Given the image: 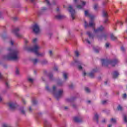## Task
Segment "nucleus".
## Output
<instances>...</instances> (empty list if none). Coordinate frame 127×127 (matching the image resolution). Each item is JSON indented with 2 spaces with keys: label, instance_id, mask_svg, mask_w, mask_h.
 I'll use <instances>...</instances> for the list:
<instances>
[{
  "label": "nucleus",
  "instance_id": "obj_31",
  "mask_svg": "<svg viewBox=\"0 0 127 127\" xmlns=\"http://www.w3.org/2000/svg\"><path fill=\"white\" fill-rule=\"evenodd\" d=\"M119 23V24H120V25H123V22H120V21H118L116 23H115L114 24V26H116V25H117V24Z\"/></svg>",
  "mask_w": 127,
  "mask_h": 127
},
{
  "label": "nucleus",
  "instance_id": "obj_9",
  "mask_svg": "<svg viewBox=\"0 0 127 127\" xmlns=\"http://www.w3.org/2000/svg\"><path fill=\"white\" fill-rule=\"evenodd\" d=\"M68 11L71 13V16L72 19H75V10L73 9L71 5H69L68 7Z\"/></svg>",
  "mask_w": 127,
  "mask_h": 127
},
{
  "label": "nucleus",
  "instance_id": "obj_15",
  "mask_svg": "<svg viewBox=\"0 0 127 127\" xmlns=\"http://www.w3.org/2000/svg\"><path fill=\"white\" fill-rule=\"evenodd\" d=\"M87 35L89 37V39H93V38L94 37V35L91 33L90 32H87Z\"/></svg>",
  "mask_w": 127,
  "mask_h": 127
},
{
  "label": "nucleus",
  "instance_id": "obj_63",
  "mask_svg": "<svg viewBox=\"0 0 127 127\" xmlns=\"http://www.w3.org/2000/svg\"><path fill=\"white\" fill-rule=\"evenodd\" d=\"M51 36V35L50 34H49V37H50Z\"/></svg>",
  "mask_w": 127,
  "mask_h": 127
},
{
  "label": "nucleus",
  "instance_id": "obj_39",
  "mask_svg": "<svg viewBox=\"0 0 127 127\" xmlns=\"http://www.w3.org/2000/svg\"><path fill=\"white\" fill-rule=\"evenodd\" d=\"M5 85L6 87L8 88L9 85H8V83L7 82V81H5Z\"/></svg>",
  "mask_w": 127,
  "mask_h": 127
},
{
  "label": "nucleus",
  "instance_id": "obj_10",
  "mask_svg": "<svg viewBox=\"0 0 127 127\" xmlns=\"http://www.w3.org/2000/svg\"><path fill=\"white\" fill-rule=\"evenodd\" d=\"M32 30L33 32H34V33L37 34L39 33V31H40L39 26H38V25H37V24L34 25L32 26Z\"/></svg>",
  "mask_w": 127,
  "mask_h": 127
},
{
  "label": "nucleus",
  "instance_id": "obj_38",
  "mask_svg": "<svg viewBox=\"0 0 127 127\" xmlns=\"http://www.w3.org/2000/svg\"><path fill=\"white\" fill-rule=\"evenodd\" d=\"M49 55H50V56H52L53 53L52 52V51H49Z\"/></svg>",
  "mask_w": 127,
  "mask_h": 127
},
{
  "label": "nucleus",
  "instance_id": "obj_17",
  "mask_svg": "<svg viewBox=\"0 0 127 127\" xmlns=\"http://www.w3.org/2000/svg\"><path fill=\"white\" fill-rule=\"evenodd\" d=\"M119 72H118V71H115L113 73V78H117V77H118V76H119Z\"/></svg>",
  "mask_w": 127,
  "mask_h": 127
},
{
  "label": "nucleus",
  "instance_id": "obj_47",
  "mask_svg": "<svg viewBox=\"0 0 127 127\" xmlns=\"http://www.w3.org/2000/svg\"><path fill=\"white\" fill-rule=\"evenodd\" d=\"M49 76L50 79H52V77H53V75H49Z\"/></svg>",
  "mask_w": 127,
  "mask_h": 127
},
{
  "label": "nucleus",
  "instance_id": "obj_52",
  "mask_svg": "<svg viewBox=\"0 0 127 127\" xmlns=\"http://www.w3.org/2000/svg\"><path fill=\"white\" fill-rule=\"evenodd\" d=\"M10 43L11 45H13V42L12 41H11Z\"/></svg>",
  "mask_w": 127,
  "mask_h": 127
},
{
  "label": "nucleus",
  "instance_id": "obj_58",
  "mask_svg": "<svg viewBox=\"0 0 127 127\" xmlns=\"http://www.w3.org/2000/svg\"><path fill=\"white\" fill-rule=\"evenodd\" d=\"M57 11H59V8H58L57 9Z\"/></svg>",
  "mask_w": 127,
  "mask_h": 127
},
{
  "label": "nucleus",
  "instance_id": "obj_37",
  "mask_svg": "<svg viewBox=\"0 0 127 127\" xmlns=\"http://www.w3.org/2000/svg\"><path fill=\"white\" fill-rule=\"evenodd\" d=\"M75 55L76 56H79V52H78V51H76L75 52Z\"/></svg>",
  "mask_w": 127,
  "mask_h": 127
},
{
  "label": "nucleus",
  "instance_id": "obj_28",
  "mask_svg": "<svg viewBox=\"0 0 127 127\" xmlns=\"http://www.w3.org/2000/svg\"><path fill=\"white\" fill-rule=\"evenodd\" d=\"M124 121L125 123H127V116L126 115L124 116Z\"/></svg>",
  "mask_w": 127,
  "mask_h": 127
},
{
  "label": "nucleus",
  "instance_id": "obj_59",
  "mask_svg": "<svg viewBox=\"0 0 127 127\" xmlns=\"http://www.w3.org/2000/svg\"><path fill=\"white\" fill-rule=\"evenodd\" d=\"M1 100H2V99L1 98V97H0V102L1 101Z\"/></svg>",
  "mask_w": 127,
  "mask_h": 127
},
{
  "label": "nucleus",
  "instance_id": "obj_5",
  "mask_svg": "<svg viewBox=\"0 0 127 127\" xmlns=\"http://www.w3.org/2000/svg\"><path fill=\"white\" fill-rule=\"evenodd\" d=\"M119 60H115L114 61H111L108 60L102 59L101 63L103 66H108L111 65V66H115L117 63H118Z\"/></svg>",
  "mask_w": 127,
  "mask_h": 127
},
{
  "label": "nucleus",
  "instance_id": "obj_40",
  "mask_svg": "<svg viewBox=\"0 0 127 127\" xmlns=\"http://www.w3.org/2000/svg\"><path fill=\"white\" fill-rule=\"evenodd\" d=\"M110 46V44L109 43H107L106 44V48H108Z\"/></svg>",
  "mask_w": 127,
  "mask_h": 127
},
{
  "label": "nucleus",
  "instance_id": "obj_62",
  "mask_svg": "<svg viewBox=\"0 0 127 127\" xmlns=\"http://www.w3.org/2000/svg\"><path fill=\"white\" fill-rule=\"evenodd\" d=\"M87 102H88V103H91V101H88Z\"/></svg>",
  "mask_w": 127,
  "mask_h": 127
},
{
  "label": "nucleus",
  "instance_id": "obj_29",
  "mask_svg": "<svg viewBox=\"0 0 127 127\" xmlns=\"http://www.w3.org/2000/svg\"><path fill=\"white\" fill-rule=\"evenodd\" d=\"M44 2L45 3H46L47 5H50V3L49 2V0H45Z\"/></svg>",
  "mask_w": 127,
  "mask_h": 127
},
{
  "label": "nucleus",
  "instance_id": "obj_45",
  "mask_svg": "<svg viewBox=\"0 0 127 127\" xmlns=\"http://www.w3.org/2000/svg\"><path fill=\"white\" fill-rule=\"evenodd\" d=\"M121 50H122V51H125V48L124 47H122Z\"/></svg>",
  "mask_w": 127,
  "mask_h": 127
},
{
  "label": "nucleus",
  "instance_id": "obj_33",
  "mask_svg": "<svg viewBox=\"0 0 127 127\" xmlns=\"http://www.w3.org/2000/svg\"><path fill=\"white\" fill-rule=\"evenodd\" d=\"M28 80L29 82H30V83H32V82H33V79H32L31 78H28Z\"/></svg>",
  "mask_w": 127,
  "mask_h": 127
},
{
  "label": "nucleus",
  "instance_id": "obj_20",
  "mask_svg": "<svg viewBox=\"0 0 127 127\" xmlns=\"http://www.w3.org/2000/svg\"><path fill=\"white\" fill-rule=\"evenodd\" d=\"M95 71H96L95 70H93L92 72L89 74V76H90V77H91V78H93L94 77V73H95Z\"/></svg>",
  "mask_w": 127,
  "mask_h": 127
},
{
  "label": "nucleus",
  "instance_id": "obj_32",
  "mask_svg": "<svg viewBox=\"0 0 127 127\" xmlns=\"http://www.w3.org/2000/svg\"><path fill=\"white\" fill-rule=\"evenodd\" d=\"M118 110L119 111H122V110H123V107L121 105H119L118 107Z\"/></svg>",
  "mask_w": 127,
  "mask_h": 127
},
{
  "label": "nucleus",
  "instance_id": "obj_11",
  "mask_svg": "<svg viewBox=\"0 0 127 127\" xmlns=\"http://www.w3.org/2000/svg\"><path fill=\"white\" fill-rule=\"evenodd\" d=\"M81 5H77L76 6L77 8H78V9H82V8L86 5V2L84 1H81Z\"/></svg>",
  "mask_w": 127,
  "mask_h": 127
},
{
  "label": "nucleus",
  "instance_id": "obj_1",
  "mask_svg": "<svg viewBox=\"0 0 127 127\" xmlns=\"http://www.w3.org/2000/svg\"><path fill=\"white\" fill-rule=\"evenodd\" d=\"M8 54L4 56V59L7 60H17L18 59V50L9 48L7 49Z\"/></svg>",
  "mask_w": 127,
  "mask_h": 127
},
{
  "label": "nucleus",
  "instance_id": "obj_3",
  "mask_svg": "<svg viewBox=\"0 0 127 127\" xmlns=\"http://www.w3.org/2000/svg\"><path fill=\"white\" fill-rule=\"evenodd\" d=\"M56 89V86H54L51 89L49 88V86H46V90L49 92H51V93H52L54 97L58 100L59 98H61V97H62V95H63V90H60L57 92Z\"/></svg>",
  "mask_w": 127,
  "mask_h": 127
},
{
  "label": "nucleus",
  "instance_id": "obj_24",
  "mask_svg": "<svg viewBox=\"0 0 127 127\" xmlns=\"http://www.w3.org/2000/svg\"><path fill=\"white\" fill-rule=\"evenodd\" d=\"M20 112H21V113L24 115V114H25V111H24V109H23V107H21L20 109Z\"/></svg>",
  "mask_w": 127,
  "mask_h": 127
},
{
  "label": "nucleus",
  "instance_id": "obj_44",
  "mask_svg": "<svg viewBox=\"0 0 127 127\" xmlns=\"http://www.w3.org/2000/svg\"><path fill=\"white\" fill-rule=\"evenodd\" d=\"M123 98H124V99H126V98H127V94H124L123 95Z\"/></svg>",
  "mask_w": 127,
  "mask_h": 127
},
{
  "label": "nucleus",
  "instance_id": "obj_34",
  "mask_svg": "<svg viewBox=\"0 0 127 127\" xmlns=\"http://www.w3.org/2000/svg\"><path fill=\"white\" fill-rule=\"evenodd\" d=\"M85 90L86 92H87V93H89L90 92V89H89V88H88V87H86L85 88Z\"/></svg>",
  "mask_w": 127,
  "mask_h": 127
},
{
  "label": "nucleus",
  "instance_id": "obj_64",
  "mask_svg": "<svg viewBox=\"0 0 127 127\" xmlns=\"http://www.w3.org/2000/svg\"><path fill=\"white\" fill-rule=\"evenodd\" d=\"M33 104H35V102H34V101H33Z\"/></svg>",
  "mask_w": 127,
  "mask_h": 127
},
{
  "label": "nucleus",
  "instance_id": "obj_14",
  "mask_svg": "<svg viewBox=\"0 0 127 127\" xmlns=\"http://www.w3.org/2000/svg\"><path fill=\"white\" fill-rule=\"evenodd\" d=\"M55 17L57 19H62V18H63V17H64V16H63V15H61V14H58V15H57L55 16Z\"/></svg>",
  "mask_w": 127,
  "mask_h": 127
},
{
  "label": "nucleus",
  "instance_id": "obj_50",
  "mask_svg": "<svg viewBox=\"0 0 127 127\" xmlns=\"http://www.w3.org/2000/svg\"><path fill=\"white\" fill-rule=\"evenodd\" d=\"M13 20H17V17H14Z\"/></svg>",
  "mask_w": 127,
  "mask_h": 127
},
{
  "label": "nucleus",
  "instance_id": "obj_42",
  "mask_svg": "<svg viewBox=\"0 0 127 127\" xmlns=\"http://www.w3.org/2000/svg\"><path fill=\"white\" fill-rule=\"evenodd\" d=\"M46 9H47V8H45V7H43L42 8V11H44V10H46Z\"/></svg>",
  "mask_w": 127,
  "mask_h": 127
},
{
  "label": "nucleus",
  "instance_id": "obj_54",
  "mask_svg": "<svg viewBox=\"0 0 127 127\" xmlns=\"http://www.w3.org/2000/svg\"><path fill=\"white\" fill-rule=\"evenodd\" d=\"M22 102H23L24 104H25V100H22Z\"/></svg>",
  "mask_w": 127,
  "mask_h": 127
},
{
  "label": "nucleus",
  "instance_id": "obj_19",
  "mask_svg": "<svg viewBox=\"0 0 127 127\" xmlns=\"http://www.w3.org/2000/svg\"><path fill=\"white\" fill-rule=\"evenodd\" d=\"M63 76H64V80H67V79H68V73H67L66 72H64L63 73Z\"/></svg>",
  "mask_w": 127,
  "mask_h": 127
},
{
  "label": "nucleus",
  "instance_id": "obj_13",
  "mask_svg": "<svg viewBox=\"0 0 127 127\" xmlns=\"http://www.w3.org/2000/svg\"><path fill=\"white\" fill-rule=\"evenodd\" d=\"M8 105L10 109H14L15 107V103L13 102H10Z\"/></svg>",
  "mask_w": 127,
  "mask_h": 127
},
{
  "label": "nucleus",
  "instance_id": "obj_18",
  "mask_svg": "<svg viewBox=\"0 0 127 127\" xmlns=\"http://www.w3.org/2000/svg\"><path fill=\"white\" fill-rule=\"evenodd\" d=\"M73 120L74 121V122H75L76 123H79L80 121V119L79 117H75L73 118Z\"/></svg>",
  "mask_w": 127,
  "mask_h": 127
},
{
  "label": "nucleus",
  "instance_id": "obj_22",
  "mask_svg": "<svg viewBox=\"0 0 127 127\" xmlns=\"http://www.w3.org/2000/svg\"><path fill=\"white\" fill-rule=\"evenodd\" d=\"M41 63L43 65H45V64H47L48 63V61H47L46 60H43Z\"/></svg>",
  "mask_w": 127,
  "mask_h": 127
},
{
  "label": "nucleus",
  "instance_id": "obj_46",
  "mask_svg": "<svg viewBox=\"0 0 127 127\" xmlns=\"http://www.w3.org/2000/svg\"><path fill=\"white\" fill-rule=\"evenodd\" d=\"M108 19H106L105 20V21H104V22H105V23H107L108 22Z\"/></svg>",
  "mask_w": 127,
  "mask_h": 127
},
{
  "label": "nucleus",
  "instance_id": "obj_53",
  "mask_svg": "<svg viewBox=\"0 0 127 127\" xmlns=\"http://www.w3.org/2000/svg\"><path fill=\"white\" fill-rule=\"evenodd\" d=\"M2 78V75H1V74L0 73V79H1Z\"/></svg>",
  "mask_w": 127,
  "mask_h": 127
},
{
  "label": "nucleus",
  "instance_id": "obj_43",
  "mask_svg": "<svg viewBox=\"0 0 127 127\" xmlns=\"http://www.w3.org/2000/svg\"><path fill=\"white\" fill-rule=\"evenodd\" d=\"M54 70L55 71H57V70H58V67L57 66H56L54 68Z\"/></svg>",
  "mask_w": 127,
  "mask_h": 127
},
{
  "label": "nucleus",
  "instance_id": "obj_27",
  "mask_svg": "<svg viewBox=\"0 0 127 127\" xmlns=\"http://www.w3.org/2000/svg\"><path fill=\"white\" fill-rule=\"evenodd\" d=\"M83 41L84 42H86L88 44H91V42L90 41V40H89V39H86L85 40H83Z\"/></svg>",
  "mask_w": 127,
  "mask_h": 127
},
{
  "label": "nucleus",
  "instance_id": "obj_6",
  "mask_svg": "<svg viewBox=\"0 0 127 127\" xmlns=\"http://www.w3.org/2000/svg\"><path fill=\"white\" fill-rule=\"evenodd\" d=\"M104 29H105V28L102 26H101L99 28H98L97 29H94V34L96 36V38H98V39H100V38H101V37H102V38H104V39H106V38L108 37V35H103L102 36L98 35V34L100 33V32H102V31H103Z\"/></svg>",
  "mask_w": 127,
  "mask_h": 127
},
{
  "label": "nucleus",
  "instance_id": "obj_8",
  "mask_svg": "<svg viewBox=\"0 0 127 127\" xmlns=\"http://www.w3.org/2000/svg\"><path fill=\"white\" fill-rule=\"evenodd\" d=\"M76 63L77 64H80L78 65V68L79 70H83V68L85 67V64L83 63H81L79 60H76L74 61V63H72V64H76Z\"/></svg>",
  "mask_w": 127,
  "mask_h": 127
},
{
  "label": "nucleus",
  "instance_id": "obj_36",
  "mask_svg": "<svg viewBox=\"0 0 127 127\" xmlns=\"http://www.w3.org/2000/svg\"><path fill=\"white\" fill-rule=\"evenodd\" d=\"M107 102H108V101L107 100H103L102 101V104L103 105H106V104H107Z\"/></svg>",
  "mask_w": 127,
  "mask_h": 127
},
{
  "label": "nucleus",
  "instance_id": "obj_57",
  "mask_svg": "<svg viewBox=\"0 0 127 127\" xmlns=\"http://www.w3.org/2000/svg\"><path fill=\"white\" fill-rule=\"evenodd\" d=\"M67 102H70V99H66Z\"/></svg>",
  "mask_w": 127,
  "mask_h": 127
},
{
  "label": "nucleus",
  "instance_id": "obj_49",
  "mask_svg": "<svg viewBox=\"0 0 127 127\" xmlns=\"http://www.w3.org/2000/svg\"><path fill=\"white\" fill-rule=\"evenodd\" d=\"M83 74L84 76H86L87 75V73L85 71H83Z\"/></svg>",
  "mask_w": 127,
  "mask_h": 127
},
{
  "label": "nucleus",
  "instance_id": "obj_26",
  "mask_svg": "<svg viewBox=\"0 0 127 127\" xmlns=\"http://www.w3.org/2000/svg\"><path fill=\"white\" fill-rule=\"evenodd\" d=\"M98 119H99V115H98L97 114H95L94 117V120L95 121H98Z\"/></svg>",
  "mask_w": 127,
  "mask_h": 127
},
{
  "label": "nucleus",
  "instance_id": "obj_51",
  "mask_svg": "<svg viewBox=\"0 0 127 127\" xmlns=\"http://www.w3.org/2000/svg\"><path fill=\"white\" fill-rule=\"evenodd\" d=\"M102 123H106V119H103V120H102Z\"/></svg>",
  "mask_w": 127,
  "mask_h": 127
},
{
  "label": "nucleus",
  "instance_id": "obj_23",
  "mask_svg": "<svg viewBox=\"0 0 127 127\" xmlns=\"http://www.w3.org/2000/svg\"><path fill=\"white\" fill-rule=\"evenodd\" d=\"M111 39H112V40H117V37H115V36H114V35H111Z\"/></svg>",
  "mask_w": 127,
  "mask_h": 127
},
{
  "label": "nucleus",
  "instance_id": "obj_12",
  "mask_svg": "<svg viewBox=\"0 0 127 127\" xmlns=\"http://www.w3.org/2000/svg\"><path fill=\"white\" fill-rule=\"evenodd\" d=\"M99 8H100V7L99 6L98 3L94 4L93 9H94V10H95L96 11H98V10H99Z\"/></svg>",
  "mask_w": 127,
  "mask_h": 127
},
{
  "label": "nucleus",
  "instance_id": "obj_55",
  "mask_svg": "<svg viewBox=\"0 0 127 127\" xmlns=\"http://www.w3.org/2000/svg\"><path fill=\"white\" fill-rule=\"evenodd\" d=\"M29 110L30 112H31V107H29Z\"/></svg>",
  "mask_w": 127,
  "mask_h": 127
},
{
  "label": "nucleus",
  "instance_id": "obj_16",
  "mask_svg": "<svg viewBox=\"0 0 127 127\" xmlns=\"http://www.w3.org/2000/svg\"><path fill=\"white\" fill-rule=\"evenodd\" d=\"M94 50L95 52H96V53H98V52H99L101 50V48H99L98 47H95V48H94Z\"/></svg>",
  "mask_w": 127,
  "mask_h": 127
},
{
  "label": "nucleus",
  "instance_id": "obj_21",
  "mask_svg": "<svg viewBox=\"0 0 127 127\" xmlns=\"http://www.w3.org/2000/svg\"><path fill=\"white\" fill-rule=\"evenodd\" d=\"M111 123L112 124H116V123H117V120L115 118H112L111 120Z\"/></svg>",
  "mask_w": 127,
  "mask_h": 127
},
{
  "label": "nucleus",
  "instance_id": "obj_41",
  "mask_svg": "<svg viewBox=\"0 0 127 127\" xmlns=\"http://www.w3.org/2000/svg\"><path fill=\"white\" fill-rule=\"evenodd\" d=\"M79 1V0H73V2L74 3H77Z\"/></svg>",
  "mask_w": 127,
  "mask_h": 127
},
{
  "label": "nucleus",
  "instance_id": "obj_2",
  "mask_svg": "<svg viewBox=\"0 0 127 127\" xmlns=\"http://www.w3.org/2000/svg\"><path fill=\"white\" fill-rule=\"evenodd\" d=\"M37 39L34 38L32 40V43L34 44V46L32 48L28 49L29 51H31L35 53L37 56H44L45 53H39L38 52L39 49H40V46L37 44Z\"/></svg>",
  "mask_w": 127,
  "mask_h": 127
},
{
  "label": "nucleus",
  "instance_id": "obj_30",
  "mask_svg": "<svg viewBox=\"0 0 127 127\" xmlns=\"http://www.w3.org/2000/svg\"><path fill=\"white\" fill-rule=\"evenodd\" d=\"M38 62V60L37 59H34L33 60V63L34 64H36V63H37Z\"/></svg>",
  "mask_w": 127,
  "mask_h": 127
},
{
  "label": "nucleus",
  "instance_id": "obj_7",
  "mask_svg": "<svg viewBox=\"0 0 127 127\" xmlns=\"http://www.w3.org/2000/svg\"><path fill=\"white\" fill-rule=\"evenodd\" d=\"M18 31H19V28H16L12 30L11 32L12 33H13V34H15V35L18 38H21L22 37V35H21V34H19Z\"/></svg>",
  "mask_w": 127,
  "mask_h": 127
},
{
  "label": "nucleus",
  "instance_id": "obj_56",
  "mask_svg": "<svg viewBox=\"0 0 127 127\" xmlns=\"http://www.w3.org/2000/svg\"><path fill=\"white\" fill-rule=\"evenodd\" d=\"M2 14V13H1V12H0V17L1 16Z\"/></svg>",
  "mask_w": 127,
  "mask_h": 127
},
{
  "label": "nucleus",
  "instance_id": "obj_48",
  "mask_svg": "<svg viewBox=\"0 0 127 127\" xmlns=\"http://www.w3.org/2000/svg\"><path fill=\"white\" fill-rule=\"evenodd\" d=\"M47 126H48V123H45V124H44V127H47Z\"/></svg>",
  "mask_w": 127,
  "mask_h": 127
},
{
  "label": "nucleus",
  "instance_id": "obj_4",
  "mask_svg": "<svg viewBox=\"0 0 127 127\" xmlns=\"http://www.w3.org/2000/svg\"><path fill=\"white\" fill-rule=\"evenodd\" d=\"M85 16H89L90 18V21L89 24L87 23V21H85L84 26L85 28H87V27H92V28H95V21H94L95 16L90 14L89 10L85 11Z\"/></svg>",
  "mask_w": 127,
  "mask_h": 127
},
{
  "label": "nucleus",
  "instance_id": "obj_60",
  "mask_svg": "<svg viewBox=\"0 0 127 127\" xmlns=\"http://www.w3.org/2000/svg\"><path fill=\"white\" fill-rule=\"evenodd\" d=\"M108 127H112V125H109L108 126Z\"/></svg>",
  "mask_w": 127,
  "mask_h": 127
},
{
  "label": "nucleus",
  "instance_id": "obj_61",
  "mask_svg": "<svg viewBox=\"0 0 127 127\" xmlns=\"http://www.w3.org/2000/svg\"><path fill=\"white\" fill-rule=\"evenodd\" d=\"M64 109H65V110H67V109H68V107H65L64 108Z\"/></svg>",
  "mask_w": 127,
  "mask_h": 127
},
{
  "label": "nucleus",
  "instance_id": "obj_35",
  "mask_svg": "<svg viewBox=\"0 0 127 127\" xmlns=\"http://www.w3.org/2000/svg\"><path fill=\"white\" fill-rule=\"evenodd\" d=\"M19 73V70H18V69H16V70H15V74L16 75H18V74Z\"/></svg>",
  "mask_w": 127,
  "mask_h": 127
},
{
  "label": "nucleus",
  "instance_id": "obj_25",
  "mask_svg": "<svg viewBox=\"0 0 127 127\" xmlns=\"http://www.w3.org/2000/svg\"><path fill=\"white\" fill-rule=\"evenodd\" d=\"M103 16H104V17H108V13H107V12L104 11L103 12Z\"/></svg>",
  "mask_w": 127,
  "mask_h": 127
}]
</instances>
